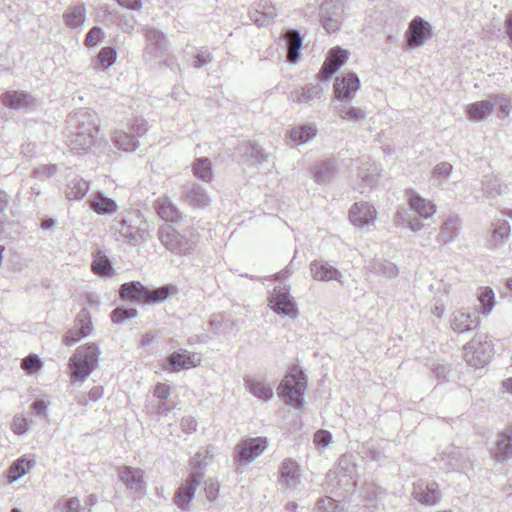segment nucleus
<instances>
[{
  "instance_id": "47",
  "label": "nucleus",
  "mask_w": 512,
  "mask_h": 512,
  "mask_svg": "<svg viewBox=\"0 0 512 512\" xmlns=\"http://www.w3.org/2000/svg\"><path fill=\"white\" fill-rule=\"evenodd\" d=\"M32 467L33 462L25 458H19L14 461L8 470L10 482H16L21 479Z\"/></svg>"
},
{
  "instance_id": "6",
  "label": "nucleus",
  "mask_w": 512,
  "mask_h": 512,
  "mask_svg": "<svg viewBox=\"0 0 512 512\" xmlns=\"http://www.w3.org/2000/svg\"><path fill=\"white\" fill-rule=\"evenodd\" d=\"M265 437L247 438L240 441L234 448L233 460L239 466H246L259 457L267 448Z\"/></svg>"
},
{
  "instance_id": "49",
  "label": "nucleus",
  "mask_w": 512,
  "mask_h": 512,
  "mask_svg": "<svg viewBox=\"0 0 512 512\" xmlns=\"http://www.w3.org/2000/svg\"><path fill=\"white\" fill-rule=\"evenodd\" d=\"M194 175L202 181L209 182L212 179V167L208 158H198L193 164Z\"/></svg>"
},
{
  "instance_id": "48",
  "label": "nucleus",
  "mask_w": 512,
  "mask_h": 512,
  "mask_svg": "<svg viewBox=\"0 0 512 512\" xmlns=\"http://www.w3.org/2000/svg\"><path fill=\"white\" fill-rule=\"evenodd\" d=\"M506 185H502L497 177H488L482 182V191L488 198H496L504 193Z\"/></svg>"
},
{
  "instance_id": "53",
  "label": "nucleus",
  "mask_w": 512,
  "mask_h": 512,
  "mask_svg": "<svg viewBox=\"0 0 512 512\" xmlns=\"http://www.w3.org/2000/svg\"><path fill=\"white\" fill-rule=\"evenodd\" d=\"M116 56L117 54L114 48L104 47L97 54L94 64L96 67L107 69L115 63Z\"/></svg>"
},
{
  "instance_id": "33",
  "label": "nucleus",
  "mask_w": 512,
  "mask_h": 512,
  "mask_svg": "<svg viewBox=\"0 0 512 512\" xmlns=\"http://www.w3.org/2000/svg\"><path fill=\"white\" fill-rule=\"evenodd\" d=\"M245 388L256 398L269 401L273 398V386L263 380L247 377L244 379Z\"/></svg>"
},
{
  "instance_id": "29",
  "label": "nucleus",
  "mask_w": 512,
  "mask_h": 512,
  "mask_svg": "<svg viewBox=\"0 0 512 512\" xmlns=\"http://www.w3.org/2000/svg\"><path fill=\"white\" fill-rule=\"evenodd\" d=\"M155 210L158 216L166 222L179 223L182 220V213L168 197H160L155 202Z\"/></svg>"
},
{
  "instance_id": "19",
  "label": "nucleus",
  "mask_w": 512,
  "mask_h": 512,
  "mask_svg": "<svg viewBox=\"0 0 512 512\" xmlns=\"http://www.w3.org/2000/svg\"><path fill=\"white\" fill-rule=\"evenodd\" d=\"M310 273L312 278L317 281L329 282L335 280L339 283H343L342 273L324 260L312 261L310 263Z\"/></svg>"
},
{
  "instance_id": "37",
  "label": "nucleus",
  "mask_w": 512,
  "mask_h": 512,
  "mask_svg": "<svg viewBox=\"0 0 512 512\" xmlns=\"http://www.w3.org/2000/svg\"><path fill=\"white\" fill-rule=\"evenodd\" d=\"M351 100L337 101L334 109L338 116L345 121L358 122L366 118V113L361 108L352 106Z\"/></svg>"
},
{
  "instance_id": "56",
  "label": "nucleus",
  "mask_w": 512,
  "mask_h": 512,
  "mask_svg": "<svg viewBox=\"0 0 512 512\" xmlns=\"http://www.w3.org/2000/svg\"><path fill=\"white\" fill-rule=\"evenodd\" d=\"M458 452L453 448L449 453H443L439 456L437 460L443 462L444 468L447 470H456L462 468V465L459 463Z\"/></svg>"
},
{
  "instance_id": "54",
  "label": "nucleus",
  "mask_w": 512,
  "mask_h": 512,
  "mask_svg": "<svg viewBox=\"0 0 512 512\" xmlns=\"http://www.w3.org/2000/svg\"><path fill=\"white\" fill-rule=\"evenodd\" d=\"M126 129L129 132H132V134L137 138L144 136L147 133L149 126L144 118L135 117L127 123Z\"/></svg>"
},
{
  "instance_id": "13",
  "label": "nucleus",
  "mask_w": 512,
  "mask_h": 512,
  "mask_svg": "<svg viewBox=\"0 0 512 512\" xmlns=\"http://www.w3.org/2000/svg\"><path fill=\"white\" fill-rule=\"evenodd\" d=\"M202 481V473L192 472L187 481L182 484L176 491L173 501L183 511L189 508L191 501L195 496L197 487Z\"/></svg>"
},
{
  "instance_id": "10",
  "label": "nucleus",
  "mask_w": 512,
  "mask_h": 512,
  "mask_svg": "<svg viewBox=\"0 0 512 512\" xmlns=\"http://www.w3.org/2000/svg\"><path fill=\"white\" fill-rule=\"evenodd\" d=\"M92 330L93 327L90 313L86 308H83L77 314L74 326L63 336L62 342L66 346H72L82 338L89 336L92 333Z\"/></svg>"
},
{
  "instance_id": "24",
  "label": "nucleus",
  "mask_w": 512,
  "mask_h": 512,
  "mask_svg": "<svg viewBox=\"0 0 512 512\" xmlns=\"http://www.w3.org/2000/svg\"><path fill=\"white\" fill-rule=\"evenodd\" d=\"M277 16L276 7L268 0H260L249 12L250 20L257 26H265Z\"/></svg>"
},
{
  "instance_id": "43",
  "label": "nucleus",
  "mask_w": 512,
  "mask_h": 512,
  "mask_svg": "<svg viewBox=\"0 0 512 512\" xmlns=\"http://www.w3.org/2000/svg\"><path fill=\"white\" fill-rule=\"evenodd\" d=\"M89 183L82 178L75 177L66 187V196L69 200H81L89 191Z\"/></svg>"
},
{
  "instance_id": "8",
  "label": "nucleus",
  "mask_w": 512,
  "mask_h": 512,
  "mask_svg": "<svg viewBox=\"0 0 512 512\" xmlns=\"http://www.w3.org/2000/svg\"><path fill=\"white\" fill-rule=\"evenodd\" d=\"M272 310L280 316L295 319L298 316V308L294 298L285 287H275L269 297Z\"/></svg>"
},
{
  "instance_id": "38",
  "label": "nucleus",
  "mask_w": 512,
  "mask_h": 512,
  "mask_svg": "<svg viewBox=\"0 0 512 512\" xmlns=\"http://www.w3.org/2000/svg\"><path fill=\"white\" fill-rule=\"evenodd\" d=\"M199 359L195 355L189 353H173L171 354L164 365L165 369H172L178 371L180 369H188L190 367H196Z\"/></svg>"
},
{
  "instance_id": "20",
  "label": "nucleus",
  "mask_w": 512,
  "mask_h": 512,
  "mask_svg": "<svg viewBox=\"0 0 512 512\" xmlns=\"http://www.w3.org/2000/svg\"><path fill=\"white\" fill-rule=\"evenodd\" d=\"M413 497L422 504L434 505L440 499L438 485L435 482L427 483L419 480L413 485Z\"/></svg>"
},
{
  "instance_id": "62",
  "label": "nucleus",
  "mask_w": 512,
  "mask_h": 512,
  "mask_svg": "<svg viewBox=\"0 0 512 512\" xmlns=\"http://www.w3.org/2000/svg\"><path fill=\"white\" fill-rule=\"evenodd\" d=\"M316 506L319 512H336L338 508L337 502L331 497L318 500Z\"/></svg>"
},
{
  "instance_id": "59",
  "label": "nucleus",
  "mask_w": 512,
  "mask_h": 512,
  "mask_svg": "<svg viewBox=\"0 0 512 512\" xmlns=\"http://www.w3.org/2000/svg\"><path fill=\"white\" fill-rule=\"evenodd\" d=\"M21 367L28 373H34L42 367V362L37 355H29L22 360Z\"/></svg>"
},
{
  "instance_id": "30",
  "label": "nucleus",
  "mask_w": 512,
  "mask_h": 512,
  "mask_svg": "<svg viewBox=\"0 0 512 512\" xmlns=\"http://www.w3.org/2000/svg\"><path fill=\"white\" fill-rule=\"evenodd\" d=\"M186 202L193 207L204 208L210 204V198L205 189L196 183H188L184 187Z\"/></svg>"
},
{
  "instance_id": "21",
  "label": "nucleus",
  "mask_w": 512,
  "mask_h": 512,
  "mask_svg": "<svg viewBox=\"0 0 512 512\" xmlns=\"http://www.w3.org/2000/svg\"><path fill=\"white\" fill-rule=\"evenodd\" d=\"M492 227V231L486 238V246L490 250H497L508 241L510 225L506 220H498L492 223Z\"/></svg>"
},
{
  "instance_id": "26",
  "label": "nucleus",
  "mask_w": 512,
  "mask_h": 512,
  "mask_svg": "<svg viewBox=\"0 0 512 512\" xmlns=\"http://www.w3.org/2000/svg\"><path fill=\"white\" fill-rule=\"evenodd\" d=\"M314 181L319 185L330 183L337 174V162L334 159H326L316 163L312 170Z\"/></svg>"
},
{
  "instance_id": "58",
  "label": "nucleus",
  "mask_w": 512,
  "mask_h": 512,
  "mask_svg": "<svg viewBox=\"0 0 512 512\" xmlns=\"http://www.w3.org/2000/svg\"><path fill=\"white\" fill-rule=\"evenodd\" d=\"M59 172L55 164L42 165L33 171V176L39 180H45Z\"/></svg>"
},
{
  "instance_id": "55",
  "label": "nucleus",
  "mask_w": 512,
  "mask_h": 512,
  "mask_svg": "<svg viewBox=\"0 0 512 512\" xmlns=\"http://www.w3.org/2000/svg\"><path fill=\"white\" fill-rule=\"evenodd\" d=\"M137 316V310L134 308L117 307L111 313L113 323L121 325L124 321Z\"/></svg>"
},
{
  "instance_id": "25",
  "label": "nucleus",
  "mask_w": 512,
  "mask_h": 512,
  "mask_svg": "<svg viewBox=\"0 0 512 512\" xmlns=\"http://www.w3.org/2000/svg\"><path fill=\"white\" fill-rule=\"evenodd\" d=\"M323 96V88L320 84H307L290 94V100L298 104L313 105L316 100Z\"/></svg>"
},
{
  "instance_id": "60",
  "label": "nucleus",
  "mask_w": 512,
  "mask_h": 512,
  "mask_svg": "<svg viewBox=\"0 0 512 512\" xmlns=\"http://www.w3.org/2000/svg\"><path fill=\"white\" fill-rule=\"evenodd\" d=\"M104 34L99 26H94L89 30L85 37L84 44L88 47H94L103 39Z\"/></svg>"
},
{
  "instance_id": "7",
  "label": "nucleus",
  "mask_w": 512,
  "mask_h": 512,
  "mask_svg": "<svg viewBox=\"0 0 512 512\" xmlns=\"http://www.w3.org/2000/svg\"><path fill=\"white\" fill-rule=\"evenodd\" d=\"M144 36L146 41L143 50L144 60L149 62L162 58L169 47L166 35L154 27H146L144 29Z\"/></svg>"
},
{
  "instance_id": "15",
  "label": "nucleus",
  "mask_w": 512,
  "mask_h": 512,
  "mask_svg": "<svg viewBox=\"0 0 512 512\" xmlns=\"http://www.w3.org/2000/svg\"><path fill=\"white\" fill-rule=\"evenodd\" d=\"M359 88L360 80L353 72L336 77L334 83L336 101L352 100Z\"/></svg>"
},
{
  "instance_id": "2",
  "label": "nucleus",
  "mask_w": 512,
  "mask_h": 512,
  "mask_svg": "<svg viewBox=\"0 0 512 512\" xmlns=\"http://www.w3.org/2000/svg\"><path fill=\"white\" fill-rule=\"evenodd\" d=\"M99 355L100 349L94 343L78 347L69 360L71 382H84L96 368Z\"/></svg>"
},
{
  "instance_id": "1",
  "label": "nucleus",
  "mask_w": 512,
  "mask_h": 512,
  "mask_svg": "<svg viewBox=\"0 0 512 512\" xmlns=\"http://www.w3.org/2000/svg\"><path fill=\"white\" fill-rule=\"evenodd\" d=\"M67 145L71 151L82 154L90 150L95 144L100 119L98 115L90 110H80L68 117Z\"/></svg>"
},
{
  "instance_id": "17",
  "label": "nucleus",
  "mask_w": 512,
  "mask_h": 512,
  "mask_svg": "<svg viewBox=\"0 0 512 512\" xmlns=\"http://www.w3.org/2000/svg\"><path fill=\"white\" fill-rule=\"evenodd\" d=\"M349 52L341 47L332 48L318 74L320 81H326L347 61Z\"/></svg>"
},
{
  "instance_id": "11",
  "label": "nucleus",
  "mask_w": 512,
  "mask_h": 512,
  "mask_svg": "<svg viewBox=\"0 0 512 512\" xmlns=\"http://www.w3.org/2000/svg\"><path fill=\"white\" fill-rule=\"evenodd\" d=\"M343 5L338 0H324L320 5V21L328 33L337 31L342 20Z\"/></svg>"
},
{
  "instance_id": "52",
  "label": "nucleus",
  "mask_w": 512,
  "mask_h": 512,
  "mask_svg": "<svg viewBox=\"0 0 512 512\" xmlns=\"http://www.w3.org/2000/svg\"><path fill=\"white\" fill-rule=\"evenodd\" d=\"M175 287L172 285H164L155 290L148 289V295L145 298V303H160L166 300L171 294L175 292Z\"/></svg>"
},
{
  "instance_id": "31",
  "label": "nucleus",
  "mask_w": 512,
  "mask_h": 512,
  "mask_svg": "<svg viewBox=\"0 0 512 512\" xmlns=\"http://www.w3.org/2000/svg\"><path fill=\"white\" fill-rule=\"evenodd\" d=\"M461 225L462 222L458 216H449L440 228L437 241L442 245L454 241L460 234Z\"/></svg>"
},
{
  "instance_id": "64",
  "label": "nucleus",
  "mask_w": 512,
  "mask_h": 512,
  "mask_svg": "<svg viewBox=\"0 0 512 512\" xmlns=\"http://www.w3.org/2000/svg\"><path fill=\"white\" fill-rule=\"evenodd\" d=\"M213 60L212 54L208 50H200L197 52L194 58L193 66L194 68H201Z\"/></svg>"
},
{
  "instance_id": "28",
  "label": "nucleus",
  "mask_w": 512,
  "mask_h": 512,
  "mask_svg": "<svg viewBox=\"0 0 512 512\" xmlns=\"http://www.w3.org/2000/svg\"><path fill=\"white\" fill-rule=\"evenodd\" d=\"M283 39L286 43L287 61L291 64L297 63L300 58V49L303 44V38L296 29H289L284 32Z\"/></svg>"
},
{
  "instance_id": "50",
  "label": "nucleus",
  "mask_w": 512,
  "mask_h": 512,
  "mask_svg": "<svg viewBox=\"0 0 512 512\" xmlns=\"http://www.w3.org/2000/svg\"><path fill=\"white\" fill-rule=\"evenodd\" d=\"M453 167L448 162H441L437 164L432 172V180L438 186L443 188V185L451 175Z\"/></svg>"
},
{
  "instance_id": "40",
  "label": "nucleus",
  "mask_w": 512,
  "mask_h": 512,
  "mask_svg": "<svg viewBox=\"0 0 512 512\" xmlns=\"http://www.w3.org/2000/svg\"><path fill=\"white\" fill-rule=\"evenodd\" d=\"M91 209L99 215L113 214L117 211L118 205L115 200L97 192L90 200Z\"/></svg>"
},
{
  "instance_id": "46",
  "label": "nucleus",
  "mask_w": 512,
  "mask_h": 512,
  "mask_svg": "<svg viewBox=\"0 0 512 512\" xmlns=\"http://www.w3.org/2000/svg\"><path fill=\"white\" fill-rule=\"evenodd\" d=\"M477 299L480 302V312L489 315L495 306V294L490 287L478 289Z\"/></svg>"
},
{
  "instance_id": "44",
  "label": "nucleus",
  "mask_w": 512,
  "mask_h": 512,
  "mask_svg": "<svg viewBox=\"0 0 512 512\" xmlns=\"http://www.w3.org/2000/svg\"><path fill=\"white\" fill-rule=\"evenodd\" d=\"M316 133L317 129L314 125H300L290 130L289 138L294 144L301 145L310 141Z\"/></svg>"
},
{
  "instance_id": "32",
  "label": "nucleus",
  "mask_w": 512,
  "mask_h": 512,
  "mask_svg": "<svg viewBox=\"0 0 512 512\" xmlns=\"http://www.w3.org/2000/svg\"><path fill=\"white\" fill-rule=\"evenodd\" d=\"M496 459H512V426L497 435L496 447L492 451Z\"/></svg>"
},
{
  "instance_id": "35",
  "label": "nucleus",
  "mask_w": 512,
  "mask_h": 512,
  "mask_svg": "<svg viewBox=\"0 0 512 512\" xmlns=\"http://www.w3.org/2000/svg\"><path fill=\"white\" fill-rule=\"evenodd\" d=\"M113 145L124 152H133L139 147L138 139L127 129H116L112 134Z\"/></svg>"
},
{
  "instance_id": "18",
  "label": "nucleus",
  "mask_w": 512,
  "mask_h": 512,
  "mask_svg": "<svg viewBox=\"0 0 512 512\" xmlns=\"http://www.w3.org/2000/svg\"><path fill=\"white\" fill-rule=\"evenodd\" d=\"M278 483L286 490H295L301 484L300 468L296 461L283 460L279 469Z\"/></svg>"
},
{
  "instance_id": "27",
  "label": "nucleus",
  "mask_w": 512,
  "mask_h": 512,
  "mask_svg": "<svg viewBox=\"0 0 512 512\" xmlns=\"http://www.w3.org/2000/svg\"><path fill=\"white\" fill-rule=\"evenodd\" d=\"M1 102L10 109L22 110L33 105L34 99L24 91H7L1 95Z\"/></svg>"
},
{
  "instance_id": "42",
  "label": "nucleus",
  "mask_w": 512,
  "mask_h": 512,
  "mask_svg": "<svg viewBox=\"0 0 512 512\" xmlns=\"http://www.w3.org/2000/svg\"><path fill=\"white\" fill-rule=\"evenodd\" d=\"M91 270L94 274L100 277H110L114 273L111 261L100 250L93 256Z\"/></svg>"
},
{
  "instance_id": "57",
  "label": "nucleus",
  "mask_w": 512,
  "mask_h": 512,
  "mask_svg": "<svg viewBox=\"0 0 512 512\" xmlns=\"http://www.w3.org/2000/svg\"><path fill=\"white\" fill-rule=\"evenodd\" d=\"M245 154L254 160L255 164H261L267 160L264 150L256 144L249 143L246 145Z\"/></svg>"
},
{
  "instance_id": "16",
  "label": "nucleus",
  "mask_w": 512,
  "mask_h": 512,
  "mask_svg": "<svg viewBox=\"0 0 512 512\" xmlns=\"http://www.w3.org/2000/svg\"><path fill=\"white\" fill-rule=\"evenodd\" d=\"M431 34V25L417 16L411 21L406 32L407 44L411 48L422 46Z\"/></svg>"
},
{
  "instance_id": "14",
  "label": "nucleus",
  "mask_w": 512,
  "mask_h": 512,
  "mask_svg": "<svg viewBox=\"0 0 512 512\" xmlns=\"http://www.w3.org/2000/svg\"><path fill=\"white\" fill-rule=\"evenodd\" d=\"M118 476L121 482L134 494H145L147 484L145 481V472L140 468L131 466H122L118 469Z\"/></svg>"
},
{
  "instance_id": "23",
  "label": "nucleus",
  "mask_w": 512,
  "mask_h": 512,
  "mask_svg": "<svg viewBox=\"0 0 512 512\" xmlns=\"http://www.w3.org/2000/svg\"><path fill=\"white\" fill-rule=\"evenodd\" d=\"M409 207L414 211L420 219H429L436 213V205L421 197L414 190L407 191Z\"/></svg>"
},
{
  "instance_id": "36",
  "label": "nucleus",
  "mask_w": 512,
  "mask_h": 512,
  "mask_svg": "<svg viewBox=\"0 0 512 512\" xmlns=\"http://www.w3.org/2000/svg\"><path fill=\"white\" fill-rule=\"evenodd\" d=\"M497 106V102L492 99L474 102L466 107V113L470 120L480 122L486 119Z\"/></svg>"
},
{
  "instance_id": "12",
  "label": "nucleus",
  "mask_w": 512,
  "mask_h": 512,
  "mask_svg": "<svg viewBox=\"0 0 512 512\" xmlns=\"http://www.w3.org/2000/svg\"><path fill=\"white\" fill-rule=\"evenodd\" d=\"M349 219L355 227L368 228L376 223L377 211L368 202H356L349 210Z\"/></svg>"
},
{
  "instance_id": "3",
  "label": "nucleus",
  "mask_w": 512,
  "mask_h": 512,
  "mask_svg": "<svg viewBox=\"0 0 512 512\" xmlns=\"http://www.w3.org/2000/svg\"><path fill=\"white\" fill-rule=\"evenodd\" d=\"M307 388L306 376L299 366H292L279 385V395L287 405L303 406V394Z\"/></svg>"
},
{
  "instance_id": "4",
  "label": "nucleus",
  "mask_w": 512,
  "mask_h": 512,
  "mask_svg": "<svg viewBox=\"0 0 512 512\" xmlns=\"http://www.w3.org/2000/svg\"><path fill=\"white\" fill-rule=\"evenodd\" d=\"M111 230L114 232L116 240L130 246L143 244L150 238L149 231L145 227L136 226L131 219L121 215L112 220Z\"/></svg>"
},
{
  "instance_id": "51",
  "label": "nucleus",
  "mask_w": 512,
  "mask_h": 512,
  "mask_svg": "<svg viewBox=\"0 0 512 512\" xmlns=\"http://www.w3.org/2000/svg\"><path fill=\"white\" fill-rule=\"evenodd\" d=\"M55 510L56 512H86L77 497L61 498L55 504Z\"/></svg>"
},
{
  "instance_id": "39",
  "label": "nucleus",
  "mask_w": 512,
  "mask_h": 512,
  "mask_svg": "<svg viewBox=\"0 0 512 512\" xmlns=\"http://www.w3.org/2000/svg\"><path fill=\"white\" fill-rule=\"evenodd\" d=\"M148 295V288L138 281L124 283L120 287V296L123 299L137 302H144Z\"/></svg>"
},
{
  "instance_id": "34",
  "label": "nucleus",
  "mask_w": 512,
  "mask_h": 512,
  "mask_svg": "<svg viewBox=\"0 0 512 512\" xmlns=\"http://www.w3.org/2000/svg\"><path fill=\"white\" fill-rule=\"evenodd\" d=\"M359 160L361 166L359 167L358 176L361 179V181L365 184L364 187H361L360 192L364 193L366 187L373 188L377 185L379 180V169L375 164L370 163L364 157H362Z\"/></svg>"
},
{
  "instance_id": "9",
  "label": "nucleus",
  "mask_w": 512,
  "mask_h": 512,
  "mask_svg": "<svg viewBox=\"0 0 512 512\" xmlns=\"http://www.w3.org/2000/svg\"><path fill=\"white\" fill-rule=\"evenodd\" d=\"M464 357L469 365L476 368L482 367L490 360L491 345L487 341H483L481 336L475 335L464 346Z\"/></svg>"
},
{
  "instance_id": "63",
  "label": "nucleus",
  "mask_w": 512,
  "mask_h": 512,
  "mask_svg": "<svg viewBox=\"0 0 512 512\" xmlns=\"http://www.w3.org/2000/svg\"><path fill=\"white\" fill-rule=\"evenodd\" d=\"M331 441L332 435L327 430H318L314 434V443L317 446V448H325L330 444Z\"/></svg>"
},
{
  "instance_id": "22",
  "label": "nucleus",
  "mask_w": 512,
  "mask_h": 512,
  "mask_svg": "<svg viewBox=\"0 0 512 512\" xmlns=\"http://www.w3.org/2000/svg\"><path fill=\"white\" fill-rule=\"evenodd\" d=\"M480 324V319L475 313H470L463 309L456 310L452 314L451 327L455 332L465 333L476 329Z\"/></svg>"
},
{
  "instance_id": "45",
  "label": "nucleus",
  "mask_w": 512,
  "mask_h": 512,
  "mask_svg": "<svg viewBox=\"0 0 512 512\" xmlns=\"http://www.w3.org/2000/svg\"><path fill=\"white\" fill-rule=\"evenodd\" d=\"M368 269L370 272L380 275L386 278H394L398 275V268L392 262L375 259L369 265Z\"/></svg>"
},
{
  "instance_id": "41",
  "label": "nucleus",
  "mask_w": 512,
  "mask_h": 512,
  "mask_svg": "<svg viewBox=\"0 0 512 512\" xmlns=\"http://www.w3.org/2000/svg\"><path fill=\"white\" fill-rule=\"evenodd\" d=\"M86 8L84 5H76L70 7L63 14V21L70 29H77L82 27L86 20Z\"/></svg>"
},
{
  "instance_id": "61",
  "label": "nucleus",
  "mask_w": 512,
  "mask_h": 512,
  "mask_svg": "<svg viewBox=\"0 0 512 512\" xmlns=\"http://www.w3.org/2000/svg\"><path fill=\"white\" fill-rule=\"evenodd\" d=\"M12 431L17 435H23L29 430V421L27 418L17 415L12 422Z\"/></svg>"
},
{
  "instance_id": "5",
  "label": "nucleus",
  "mask_w": 512,
  "mask_h": 512,
  "mask_svg": "<svg viewBox=\"0 0 512 512\" xmlns=\"http://www.w3.org/2000/svg\"><path fill=\"white\" fill-rule=\"evenodd\" d=\"M157 235L161 244L175 255H188L194 249L195 241L179 233L172 226H160Z\"/></svg>"
}]
</instances>
